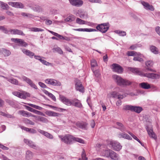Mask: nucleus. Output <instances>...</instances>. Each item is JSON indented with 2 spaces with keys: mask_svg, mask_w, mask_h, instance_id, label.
<instances>
[{
  "mask_svg": "<svg viewBox=\"0 0 160 160\" xmlns=\"http://www.w3.org/2000/svg\"><path fill=\"white\" fill-rule=\"evenodd\" d=\"M29 132L31 133H36L37 132L33 128H30L29 130Z\"/></svg>",
  "mask_w": 160,
  "mask_h": 160,
  "instance_id": "69168bd1",
  "label": "nucleus"
},
{
  "mask_svg": "<svg viewBox=\"0 0 160 160\" xmlns=\"http://www.w3.org/2000/svg\"><path fill=\"white\" fill-rule=\"evenodd\" d=\"M32 9L34 11L38 12H40L42 10L41 7L37 5L34 6Z\"/></svg>",
  "mask_w": 160,
  "mask_h": 160,
  "instance_id": "79ce46f5",
  "label": "nucleus"
},
{
  "mask_svg": "<svg viewBox=\"0 0 160 160\" xmlns=\"http://www.w3.org/2000/svg\"><path fill=\"white\" fill-rule=\"evenodd\" d=\"M38 131L39 133L44 135L48 138L50 139H52L53 138V137L52 135L44 130L38 129Z\"/></svg>",
  "mask_w": 160,
  "mask_h": 160,
  "instance_id": "6ab92c4d",
  "label": "nucleus"
},
{
  "mask_svg": "<svg viewBox=\"0 0 160 160\" xmlns=\"http://www.w3.org/2000/svg\"><path fill=\"white\" fill-rule=\"evenodd\" d=\"M97 31V30L96 29L93 28H86L85 32H96Z\"/></svg>",
  "mask_w": 160,
  "mask_h": 160,
  "instance_id": "4d7b16f0",
  "label": "nucleus"
},
{
  "mask_svg": "<svg viewBox=\"0 0 160 160\" xmlns=\"http://www.w3.org/2000/svg\"><path fill=\"white\" fill-rule=\"evenodd\" d=\"M89 1L91 2H96L101 3L102 1L100 0H89Z\"/></svg>",
  "mask_w": 160,
  "mask_h": 160,
  "instance_id": "052dcab7",
  "label": "nucleus"
},
{
  "mask_svg": "<svg viewBox=\"0 0 160 160\" xmlns=\"http://www.w3.org/2000/svg\"><path fill=\"white\" fill-rule=\"evenodd\" d=\"M10 6L16 8H22L24 7L23 4L21 2H10L8 3Z\"/></svg>",
  "mask_w": 160,
  "mask_h": 160,
  "instance_id": "f8f14e48",
  "label": "nucleus"
},
{
  "mask_svg": "<svg viewBox=\"0 0 160 160\" xmlns=\"http://www.w3.org/2000/svg\"><path fill=\"white\" fill-rule=\"evenodd\" d=\"M91 63L92 67H94L97 66V62L95 60L93 59L92 60Z\"/></svg>",
  "mask_w": 160,
  "mask_h": 160,
  "instance_id": "5fc2aeb1",
  "label": "nucleus"
},
{
  "mask_svg": "<svg viewBox=\"0 0 160 160\" xmlns=\"http://www.w3.org/2000/svg\"><path fill=\"white\" fill-rule=\"evenodd\" d=\"M95 123L93 120H92L91 121L90 125L92 128H93L95 126Z\"/></svg>",
  "mask_w": 160,
  "mask_h": 160,
  "instance_id": "680f3d73",
  "label": "nucleus"
},
{
  "mask_svg": "<svg viewBox=\"0 0 160 160\" xmlns=\"http://www.w3.org/2000/svg\"><path fill=\"white\" fill-rule=\"evenodd\" d=\"M126 97V95L125 94H121L118 93L117 97V98L119 100H121V99H122L123 98H125Z\"/></svg>",
  "mask_w": 160,
  "mask_h": 160,
  "instance_id": "09e8293b",
  "label": "nucleus"
},
{
  "mask_svg": "<svg viewBox=\"0 0 160 160\" xmlns=\"http://www.w3.org/2000/svg\"><path fill=\"white\" fill-rule=\"evenodd\" d=\"M76 125L78 128L84 130H86L88 129V124L85 122H76Z\"/></svg>",
  "mask_w": 160,
  "mask_h": 160,
  "instance_id": "9d476101",
  "label": "nucleus"
},
{
  "mask_svg": "<svg viewBox=\"0 0 160 160\" xmlns=\"http://www.w3.org/2000/svg\"><path fill=\"white\" fill-rule=\"evenodd\" d=\"M155 30L157 33L160 36V27H156Z\"/></svg>",
  "mask_w": 160,
  "mask_h": 160,
  "instance_id": "338daca9",
  "label": "nucleus"
},
{
  "mask_svg": "<svg viewBox=\"0 0 160 160\" xmlns=\"http://www.w3.org/2000/svg\"><path fill=\"white\" fill-rule=\"evenodd\" d=\"M59 137L62 141L65 143L70 145L72 143L73 136L70 134H66L65 136L59 135Z\"/></svg>",
  "mask_w": 160,
  "mask_h": 160,
  "instance_id": "20e7f679",
  "label": "nucleus"
},
{
  "mask_svg": "<svg viewBox=\"0 0 160 160\" xmlns=\"http://www.w3.org/2000/svg\"><path fill=\"white\" fill-rule=\"evenodd\" d=\"M2 53L5 56H8L11 54L10 51L6 49H2Z\"/></svg>",
  "mask_w": 160,
  "mask_h": 160,
  "instance_id": "c9c22d12",
  "label": "nucleus"
},
{
  "mask_svg": "<svg viewBox=\"0 0 160 160\" xmlns=\"http://www.w3.org/2000/svg\"><path fill=\"white\" fill-rule=\"evenodd\" d=\"M116 124L118 126V127L117 128L118 129L122 132L125 131L126 128L122 123L120 122H116Z\"/></svg>",
  "mask_w": 160,
  "mask_h": 160,
  "instance_id": "2f4dec72",
  "label": "nucleus"
},
{
  "mask_svg": "<svg viewBox=\"0 0 160 160\" xmlns=\"http://www.w3.org/2000/svg\"><path fill=\"white\" fill-rule=\"evenodd\" d=\"M140 86L142 88L148 89L151 88L150 85L147 82H142L139 84Z\"/></svg>",
  "mask_w": 160,
  "mask_h": 160,
  "instance_id": "c756f323",
  "label": "nucleus"
},
{
  "mask_svg": "<svg viewBox=\"0 0 160 160\" xmlns=\"http://www.w3.org/2000/svg\"><path fill=\"white\" fill-rule=\"evenodd\" d=\"M128 69L133 73L138 75H141V72L139 71L138 68L128 67Z\"/></svg>",
  "mask_w": 160,
  "mask_h": 160,
  "instance_id": "a878e982",
  "label": "nucleus"
},
{
  "mask_svg": "<svg viewBox=\"0 0 160 160\" xmlns=\"http://www.w3.org/2000/svg\"><path fill=\"white\" fill-rule=\"evenodd\" d=\"M73 141H75L82 144L84 143V141L83 140L78 138L75 137L73 136Z\"/></svg>",
  "mask_w": 160,
  "mask_h": 160,
  "instance_id": "58836bf2",
  "label": "nucleus"
},
{
  "mask_svg": "<svg viewBox=\"0 0 160 160\" xmlns=\"http://www.w3.org/2000/svg\"><path fill=\"white\" fill-rule=\"evenodd\" d=\"M133 60L135 61H138L140 62L143 61L142 58L138 56L134 57L133 59Z\"/></svg>",
  "mask_w": 160,
  "mask_h": 160,
  "instance_id": "864d4df0",
  "label": "nucleus"
},
{
  "mask_svg": "<svg viewBox=\"0 0 160 160\" xmlns=\"http://www.w3.org/2000/svg\"><path fill=\"white\" fill-rule=\"evenodd\" d=\"M75 19V17L73 15H71L65 19V20L66 22H71L74 21Z\"/></svg>",
  "mask_w": 160,
  "mask_h": 160,
  "instance_id": "f704fd0d",
  "label": "nucleus"
},
{
  "mask_svg": "<svg viewBox=\"0 0 160 160\" xmlns=\"http://www.w3.org/2000/svg\"><path fill=\"white\" fill-rule=\"evenodd\" d=\"M33 117L35 118L36 120L43 123H46L48 122V120L46 118L43 117L34 115Z\"/></svg>",
  "mask_w": 160,
  "mask_h": 160,
  "instance_id": "5701e85b",
  "label": "nucleus"
},
{
  "mask_svg": "<svg viewBox=\"0 0 160 160\" xmlns=\"http://www.w3.org/2000/svg\"><path fill=\"white\" fill-rule=\"evenodd\" d=\"M21 14L23 17H26L29 18H33L34 17V16L32 14L26 12H22Z\"/></svg>",
  "mask_w": 160,
  "mask_h": 160,
  "instance_id": "e433bc0d",
  "label": "nucleus"
},
{
  "mask_svg": "<svg viewBox=\"0 0 160 160\" xmlns=\"http://www.w3.org/2000/svg\"><path fill=\"white\" fill-rule=\"evenodd\" d=\"M127 54L128 56H134L136 55V52L133 51H129L127 52Z\"/></svg>",
  "mask_w": 160,
  "mask_h": 160,
  "instance_id": "3c124183",
  "label": "nucleus"
},
{
  "mask_svg": "<svg viewBox=\"0 0 160 160\" xmlns=\"http://www.w3.org/2000/svg\"><path fill=\"white\" fill-rule=\"evenodd\" d=\"M24 121L27 124H29L31 125H34L35 124L33 122L27 118L24 119Z\"/></svg>",
  "mask_w": 160,
  "mask_h": 160,
  "instance_id": "49530a36",
  "label": "nucleus"
},
{
  "mask_svg": "<svg viewBox=\"0 0 160 160\" xmlns=\"http://www.w3.org/2000/svg\"><path fill=\"white\" fill-rule=\"evenodd\" d=\"M23 141L24 143L30 148L35 149H36L38 148V146L32 141L25 138Z\"/></svg>",
  "mask_w": 160,
  "mask_h": 160,
  "instance_id": "4468645a",
  "label": "nucleus"
},
{
  "mask_svg": "<svg viewBox=\"0 0 160 160\" xmlns=\"http://www.w3.org/2000/svg\"><path fill=\"white\" fill-rule=\"evenodd\" d=\"M11 40L12 41L18 43L19 41L20 40V39L12 38Z\"/></svg>",
  "mask_w": 160,
  "mask_h": 160,
  "instance_id": "bf43d9fd",
  "label": "nucleus"
},
{
  "mask_svg": "<svg viewBox=\"0 0 160 160\" xmlns=\"http://www.w3.org/2000/svg\"><path fill=\"white\" fill-rule=\"evenodd\" d=\"M48 114L50 116L54 117H58L59 114L52 111H49L48 112Z\"/></svg>",
  "mask_w": 160,
  "mask_h": 160,
  "instance_id": "a18cd8bd",
  "label": "nucleus"
},
{
  "mask_svg": "<svg viewBox=\"0 0 160 160\" xmlns=\"http://www.w3.org/2000/svg\"><path fill=\"white\" fill-rule=\"evenodd\" d=\"M118 93V92L116 91H114L111 92L108 94L107 97L109 99H110L112 98H115L117 97Z\"/></svg>",
  "mask_w": 160,
  "mask_h": 160,
  "instance_id": "bb28decb",
  "label": "nucleus"
},
{
  "mask_svg": "<svg viewBox=\"0 0 160 160\" xmlns=\"http://www.w3.org/2000/svg\"><path fill=\"white\" fill-rule=\"evenodd\" d=\"M0 4L1 8L4 10H8L9 9V7L8 5L4 2H0Z\"/></svg>",
  "mask_w": 160,
  "mask_h": 160,
  "instance_id": "72a5a7b5",
  "label": "nucleus"
},
{
  "mask_svg": "<svg viewBox=\"0 0 160 160\" xmlns=\"http://www.w3.org/2000/svg\"><path fill=\"white\" fill-rule=\"evenodd\" d=\"M18 114L22 115L23 117H33V116H34V115L32 114L31 113L24 110L19 111H18Z\"/></svg>",
  "mask_w": 160,
  "mask_h": 160,
  "instance_id": "4be33fe9",
  "label": "nucleus"
},
{
  "mask_svg": "<svg viewBox=\"0 0 160 160\" xmlns=\"http://www.w3.org/2000/svg\"><path fill=\"white\" fill-rule=\"evenodd\" d=\"M21 79L28 83L31 87L36 89H38L37 87L29 78L23 76L22 77Z\"/></svg>",
  "mask_w": 160,
  "mask_h": 160,
  "instance_id": "1a4fd4ad",
  "label": "nucleus"
},
{
  "mask_svg": "<svg viewBox=\"0 0 160 160\" xmlns=\"http://www.w3.org/2000/svg\"><path fill=\"white\" fill-rule=\"evenodd\" d=\"M51 98L52 100H53L54 101H56V98L55 96L53 95L52 93H50L49 94V96Z\"/></svg>",
  "mask_w": 160,
  "mask_h": 160,
  "instance_id": "774afa93",
  "label": "nucleus"
},
{
  "mask_svg": "<svg viewBox=\"0 0 160 160\" xmlns=\"http://www.w3.org/2000/svg\"><path fill=\"white\" fill-rule=\"evenodd\" d=\"M75 88L77 91H79L83 93L84 92V89L82 82L78 79L75 80Z\"/></svg>",
  "mask_w": 160,
  "mask_h": 160,
  "instance_id": "423d86ee",
  "label": "nucleus"
},
{
  "mask_svg": "<svg viewBox=\"0 0 160 160\" xmlns=\"http://www.w3.org/2000/svg\"><path fill=\"white\" fill-rule=\"evenodd\" d=\"M145 65L147 67V70L152 72H156V71L155 70H154L151 68L152 67L153 65V62L152 61L149 60L145 62Z\"/></svg>",
  "mask_w": 160,
  "mask_h": 160,
  "instance_id": "a211bd4d",
  "label": "nucleus"
},
{
  "mask_svg": "<svg viewBox=\"0 0 160 160\" xmlns=\"http://www.w3.org/2000/svg\"><path fill=\"white\" fill-rule=\"evenodd\" d=\"M8 81L16 85H18V81L16 79L14 78H10L8 80Z\"/></svg>",
  "mask_w": 160,
  "mask_h": 160,
  "instance_id": "a19ab883",
  "label": "nucleus"
},
{
  "mask_svg": "<svg viewBox=\"0 0 160 160\" xmlns=\"http://www.w3.org/2000/svg\"><path fill=\"white\" fill-rule=\"evenodd\" d=\"M110 144L111 145L112 148L115 150L119 151L122 148V146L120 144L116 141H111L110 142Z\"/></svg>",
  "mask_w": 160,
  "mask_h": 160,
  "instance_id": "6e6552de",
  "label": "nucleus"
},
{
  "mask_svg": "<svg viewBox=\"0 0 160 160\" xmlns=\"http://www.w3.org/2000/svg\"><path fill=\"white\" fill-rule=\"evenodd\" d=\"M115 32L118 34L120 36H124L126 35V32L124 31H120V30H116L115 31Z\"/></svg>",
  "mask_w": 160,
  "mask_h": 160,
  "instance_id": "37998d69",
  "label": "nucleus"
},
{
  "mask_svg": "<svg viewBox=\"0 0 160 160\" xmlns=\"http://www.w3.org/2000/svg\"><path fill=\"white\" fill-rule=\"evenodd\" d=\"M141 3L145 9L152 11H154V8L152 5H150L149 3L144 1L141 2Z\"/></svg>",
  "mask_w": 160,
  "mask_h": 160,
  "instance_id": "dca6fc26",
  "label": "nucleus"
},
{
  "mask_svg": "<svg viewBox=\"0 0 160 160\" xmlns=\"http://www.w3.org/2000/svg\"><path fill=\"white\" fill-rule=\"evenodd\" d=\"M72 105L75 107L78 108H81L82 107L81 102L77 99L74 98L72 99Z\"/></svg>",
  "mask_w": 160,
  "mask_h": 160,
  "instance_id": "aec40b11",
  "label": "nucleus"
},
{
  "mask_svg": "<svg viewBox=\"0 0 160 160\" xmlns=\"http://www.w3.org/2000/svg\"><path fill=\"white\" fill-rule=\"evenodd\" d=\"M0 148L5 150H8L9 149L7 147L2 144H0Z\"/></svg>",
  "mask_w": 160,
  "mask_h": 160,
  "instance_id": "0e129e2a",
  "label": "nucleus"
},
{
  "mask_svg": "<svg viewBox=\"0 0 160 160\" xmlns=\"http://www.w3.org/2000/svg\"><path fill=\"white\" fill-rule=\"evenodd\" d=\"M109 24L108 23H102L98 25L96 27L97 31H99L100 32L105 33L109 29Z\"/></svg>",
  "mask_w": 160,
  "mask_h": 160,
  "instance_id": "39448f33",
  "label": "nucleus"
},
{
  "mask_svg": "<svg viewBox=\"0 0 160 160\" xmlns=\"http://www.w3.org/2000/svg\"><path fill=\"white\" fill-rule=\"evenodd\" d=\"M113 67V70L118 73H122L123 71L122 68L118 64L113 63L112 65Z\"/></svg>",
  "mask_w": 160,
  "mask_h": 160,
  "instance_id": "2eb2a0df",
  "label": "nucleus"
},
{
  "mask_svg": "<svg viewBox=\"0 0 160 160\" xmlns=\"http://www.w3.org/2000/svg\"><path fill=\"white\" fill-rule=\"evenodd\" d=\"M30 96V95L29 93L27 92H24L23 93H20L18 97L23 99H25L27 97H29Z\"/></svg>",
  "mask_w": 160,
  "mask_h": 160,
  "instance_id": "473e14b6",
  "label": "nucleus"
},
{
  "mask_svg": "<svg viewBox=\"0 0 160 160\" xmlns=\"http://www.w3.org/2000/svg\"><path fill=\"white\" fill-rule=\"evenodd\" d=\"M76 22L79 24H86L85 21L79 18H77Z\"/></svg>",
  "mask_w": 160,
  "mask_h": 160,
  "instance_id": "c03bdc74",
  "label": "nucleus"
},
{
  "mask_svg": "<svg viewBox=\"0 0 160 160\" xmlns=\"http://www.w3.org/2000/svg\"><path fill=\"white\" fill-rule=\"evenodd\" d=\"M22 52L24 54L31 58H32L33 56L34 55V53L33 52L26 49H22Z\"/></svg>",
  "mask_w": 160,
  "mask_h": 160,
  "instance_id": "b1692460",
  "label": "nucleus"
},
{
  "mask_svg": "<svg viewBox=\"0 0 160 160\" xmlns=\"http://www.w3.org/2000/svg\"><path fill=\"white\" fill-rule=\"evenodd\" d=\"M38 84L42 88H46L47 87L46 85H45L44 83L41 82H38Z\"/></svg>",
  "mask_w": 160,
  "mask_h": 160,
  "instance_id": "13d9d810",
  "label": "nucleus"
},
{
  "mask_svg": "<svg viewBox=\"0 0 160 160\" xmlns=\"http://www.w3.org/2000/svg\"><path fill=\"white\" fill-rule=\"evenodd\" d=\"M10 34H17L22 36L25 35L22 31L18 29H10Z\"/></svg>",
  "mask_w": 160,
  "mask_h": 160,
  "instance_id": "f3484780",
  "label": "nucleus"
},
{
  "mask_svg": "<svg viewBox=\"0 0 160 160\" xmlns=\"http://www.w3.org/2000/svg\"><path fill=\"white\" fill-rule=\"evenodd\" d=\"M82 158L83 160H87L88 159L86 157L85 151L84 149H83L82 153Z\"/></svg>",
  "mask_w": 160,
  "mask_h": 160,
  "instance_id": "de8ad7c7",
  "label": "nucleus"
},
{
  "mask_svg": "<svg viewBox=\"0 0 160 160\" xmlns=\"http://www.w3.org/2000/svg\"><path fill=\"white\" fill-rule=\"evenodd\" d=\"M33 156V153L31 151L28 150L26 152L25 158L27 160H29L32 159Z\"/></svg>",
  "mask_w": 160,
  "mask_h": 160,
  "instance_id": "cd10ccee",
  "label": "nucleus"
},
{
  "mask_svg": "<svg viewBox=\"0 0 160 160\" xmlns=\"http://www.w3.org/2000/svg\"><path fill=\"white\" fill-rule=\"evenodd\" d=\"M56 51L57 52L60 54H62L63 53V51L59 47H57L54 48L53 49Z\"/></svg>",
  "mask_w": 160,
  "mask_h": 160,
  "instance_id": "603ef678",
  "label": "nucleus"
},
{
  "mask_svg": "<svg viewBox=\"0 0 160 160\" xmlns=\"http://www.w3.org/2000/svg\"><path fill=\"white\" fill-rule=\"evenodd\" d=\"M104 156L107 157H110L114 160H120L119 155L112 150H106L104 152Z\"/></svg>",
  "mask_w": 160,
  "mask_h": 160,
  "instance_id": "f03ea898",
  "label": "nucleus"
},
{
  "mask_svg": "<svg viewBox=\"0 0 160 160\" xmlns=\"http://www.w3.org/2000/svg\"><path fill=\"white\" fill-rule=\"evenodd\" d=\"M29 29L30 31L34 32H42L44 31V30L42 29L36 28H31Z\"/></svg>",
  "mask_w": 160,
  "mask_h": 160,
  "instance_id": "ea45409f",
  "label": "nucleus"
},
{
  "mask_svg": "<svg viewBox=\"0 0 160 160\" xmlns=\"http://www.w3.org/2000/svg\"><path fill=\"white\" fill-rule=\"evenodd\" d=\"M33 112L38 115L45 116L43 112L35 109H34Z\"/></svg>",
  "mask_w": 160,
  "mask_h": 160,
  "instance_id": "6e6d98bb",
  "label": "nucleus"
},
{
  "mask_svg": "<svg viewBox=\"0 0 160 160\" xmlns=\"http://www.w3.org/2000/svg\"><path fill=\"white\" fill-rule=\"evenodd\" d=\"M58 38L60 39L65 40L68 41H69L70 40V39L69 37H67L66 36L63 37L62 36L60 35H59Z\"/></svg>",
  "mask_w": 160,
  "mask_h": 160,
  "instance_id": "8fccbe9b",
  "label": "nucleus"
},
{
  "mask_svg": "<svg viewBox=\"0 0 160 160\" xmlns=\"http://www.w3.org/2000/svg\"><path fill=\"white\" fill-rule=\"evenodd\" d=\"M19 46L21 47H26L28 45V44L25 42L23 40L21 39L19 41L18 43Z\"/></svg>",
  "mask_w": 160,
  "mask_h": 160,
  "instance_id": "4c0bfd02",
  "label": "nucleus"
},
{
  "mask_svg": "<svg viewBox=\"0 0 160 160\" xmlns=\"http://www.w3.org/2000/svg\"><path fill=\"white\" fill-rule=\"evenodd\" d=\"M144 76L152 79H156L159 78V75L154 73H149L144 74Z\"/></svg>",
  "mask_w": 160,
  "mask_h": 160,
  "instance_id": "412c9836",
  "label": "nucleus"
},
{
  "mask_svg": "<svg viewBox=\"0 0 160 160\" xmlns=\"http://www.w3.org/2000/svg\"><path fill=\"white\" fill-rule=\"evenodd\" d=\"M150 49L151 52L155 54H158L159 52L158 49L154 46H150Z\"/></svg>",
  "mask_w": 160,
  "mask_h": 160,
  "instance_id": "7c9ffc66",
  "label": "nucleus"
},
{
  "mask_svg": "<svg viewBox=\"0 0 160 160\" xmlns=\"http://www.w3.org/2000/svg\"><path fill=\"white\" fill-rule=\"evenodd\" d=\"M68 1L72 5L77 7H81L83 3V1L82 0H68Z\"/></svg>",
  "mask_w": 160,
  "mask_h": 160,
  "instance_id": "ddd939ff",
  "label": "nucleus"
},
{
  "mask_svg": "<svg viewBox=\"0 0 160 160\" xmlns=\"http://www.w3.org/2000/svg\"><path fill=\"white\" fill-rule=\"evenodd\" d=\"M26 109L29 111L33 112L34 110V109H33V108H31L30 107L28 106H26Z\"/></svg>",
  "mask_w": 160,
  "mask_h": 160,
  "instance_id": "e2e57ef3",
  "label": "nucleus"
},
{
  "mask_svg": "<svg viewBox=\"0 0 160 160\" xmlns=\"http://www.w3.org/2000/svg\"><path fill=\"white\" fill-rule=\"evenodd\" d=\"M45 82L48 84L53 86H60L61 85L60 82L53 79H47L45 80Z\"/></svg>",
  "mask_w": 160,
  "mask_h": 160,
  "instance_id": "0eeeda50",
  "label": "nucleus"
},
{
  "mask_svg": "<svg viewBox=\"0 0 160 160\" xmlns=\"http://www.w3.org/2000/svg\"><path fill=\"white\" fill-rule=\"evenodd\" d=\"M118 136L120 138H123L130 140L132 139V138L129 135L125 133H119L118 134Z\"/></svg>",
  "mask_w": 160,
  "mask_h": 160,
  "instance_id": "393cba45",
  "label": "nucleus"
},
{
  "mask_svg": "<svg viewBox=\"0 0 160 160\" xmlns=\"http://www.w3.org/2000/svg\"><path fill=\"white\" fill-rule=\"evenodd\" d=\"M112 78L117 84L119 86H127L131 84V82L129 81L123 79L119 76L114 75H113Z\"/></svg>",
  "mask_w": 160,
  "mask_h": 160,
  "instance_id": "f257e3e1",
  "label": "nucleus"
},
{
  "mask_svg": "<svg viewBox=\"0 0 160 160\" xmlns=\"http://www.w3.org/2000/svg\"><path fill=\"white\" fill-rule=\"evenodd\" d=\"M123 109L126 111L130 110L138 113H140L143 110L142 108L141 107L131 105H125L123 106Z\"/></svg>",
  "mask_w": 160,
  "mask_h": 160,
  "instance_id": "7ed1b4c3",
  "label": "nucleus"
},
{
  "mask_svg": "<svg viewBox=\"0 0 160 160\" xmlns=\"http://www.w3.org/2000/svg\"><path fill=\"white\" fill-rule=\"evenodd\" d=\"M60 98L61 101L65 105L68 106L72 105V99L70 100L62 95H60Z\"/></svg>",
  "mask_w": 160,
  "mask_h": 160,
  "instance_id": "9b49d317",
  "label": "nucleus"
},
{
  "mask_svg": "<svg viewBox=\"0 0 160 160\" xmlns=\"http://www.w3.org/2000/svg\"><path fill=\"white\" fill-rule=\"evenodd\" d=\"M147 130L149 137L155 140L157 138L155 136V134L153 132L152 129H147Z\"/></svg>",
  "mask_w": 160,
  "mask_h": 160,
  "instance_id": "c85d7f7f",
  "label": "nucleus"
}]
</instances>
